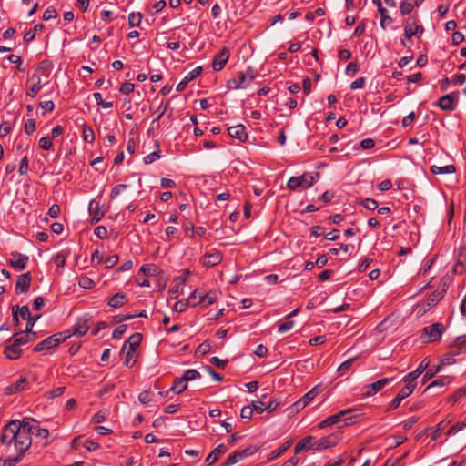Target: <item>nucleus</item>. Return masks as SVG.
I'll return each instance as SVG.
<instances>
[{
  "instance_id": "nucleus-30",
  "label": "nucleus",
  "mask_w": 466,
  "mask_h": 466,
  "mask_svg": "<svg viewBox=\"0 0 466 466\" xmlns=\"http://www.w3.org/2000/svg\"><path fill=\"white\" fill-rule=\"evenodd\" d=\"M198 301L194 302L192 306H197L200 303H205V306L208 307L213 304L217 300V292L210 290L205 295H198Z\"/></svg>"
},
{
  "instance_id": "nucleus-42",
  "label": "nucleus",
  "mask_w": 466,
  "mask_h": 466,
  "mask_svg": "<svg viewBox=\"0 0 466 466\" xmlns=\"http://www.w3.org/2000/svg\"><path fill=\"white\" fill-rule=\"evenodd\" d=\"M441 365L439 366H432L429 368L422 378V384L427 383L430 380H431L438 372L441 370Z\"/></svg>"
},
{
  "instance_id": "nucleus-59",
  "label": "nucleus",
  "mask_w": 466,
  "mask_h": 466,
  "mask_svg": "<svg viewBox=\"0 0 466 466\" xmlns=\"http://www.w3.org/2000/svg\"><path fill=\"white\" fill-rule=\"evenodd\" d=\"M127 329V326L123 324V325H120L118 327H116L114 330H113V333H112V337L114 339H121V337L123 336V334L126 332Z\"/></svg>"
},
{
  "instance_id": "nucleus-15",
  "label": "nucleus",
  "mask_w": 466,
  "mask_h": 466,
  "mask_svg": "<svg viewBox=\"0 0 466 466\" xmlns=\"http://www.w3.org/2000/svg\"><path fill=\"white\" fill-rule=\"evenodd\" d=\"M31 281L32 276L30 272H26L18 276V279L15 282V292L17 295L27 292L30 289Z\"/></svg>"
},
{
  "instance_id": "nucleus-56",
  "label": "nucleus",
  "mask_w": 466,
  "mask_h": 466,
  "mask_svg": "<svg viewBox=\"0 0 466 466\" xmlns=\"http://www.w3.org/2000/svg\"><path fill=\"white\" fill-rule=\"evenodd\" d=\"M361 204L369 210H375L378 208V202L373 198H365Z\"/></svg>"
},
{
  "instance_id": "nucleus-39",
  "label": "nucleus",
  "mask_w": 466,
  "mask_h": 466,
  "mask_svg": "<svg viewBox=\"0 0 466 466\" xmlns=\"http://www.w3.org/2000/svg\"><path fill=\"white\" fill-rule=\"evenodd\" d=\"M82 137L86 143L92 144L95 140V133L91 127L83 125Z\"/></svg>"
},
{
  "instance_id": "nucleus-22",
  "label": "nucleus",
  "mask_w": 466,
  "mask_h": 466,
  "mask_svg": "<svg viewBox=\"0 0 466 466\" xmlns=\"http://www.w3.org/2000/svg\"><path fill=\"white\" fill-rule=\"evenodd\" d=\"M89 326L86 320L78 321L71 330L63 331L62 333H67L69 338L71 336L82 337L87 333Z\"/></svg>"
},
{
  "instance_id": "nucleus-48",
  "label": "nucleus",
  "mask_w": 466,
  "mask_h": 466,
  "mask_svg": "<svg viewBox=\"0 0 466 466\" xmlns=\"http://www.w3.org/2000/svg\"><path fill=\"white\" fill-rule=\"evenodd\" d=\"M450 382V379L449 377H441L439 379H436L435 380H433L431 383H430L428 385V387L425 389V391L428 390L429 389L432 388V387H443L445 386L446 384H448Z\"/></svg>"
},
{
  "instance_id": "nucleus-19",
  "label": "nucleus",
  "mask_w": 466,
  "mask_h": 466,
  "mask_svg": "<svg viewBox=\"0 0 466 466\" xmlns=\"http://www.w3.org/2000/svg\"><path fill=\"white\" fill-rule=\"evenodd\" d=\"M30 80L33 81V84L27 88L26 96L34 98L40 92L44 85L41 84V77L37 73H33Z\"/></svg>"
},
{
  "instance_id": "nucleus-53",
  "label": "nucleus",
  "mask_w": 466,
  "mask_h": 466,
  "mask_svg": "<svg viewBox=\"0 0 466 466\" xmlns=\"http://www.w3.org/2000/svg\"><path fill=\"white\" fill-rule=\"evenodd\" d=\"M15 309H16V311H18L19 316L23 319L26 320V319H29L32 318L30 309L27 306H23V307L15 306Z\"/></svg>"
},
{
  "instance_id": "nucleus-3",
  "label": "nucleus",
  "mask_w": 466,
  "mask_h": 466,
  "mask_svg": "<svg viewBox=\"0 0 466 466\" xmlns=\"http://www.w3.org/2000/svg\"><path fill=\"white\" fill-rule=\"evenodd\" d=\"M357 410L355 409H347L343 410L334 415L329 416L325 420H323L321 422L319 423L318 428L319 429H325L328 427H331L333 425L339 424L340 422H344L345 424H349L350 421L354 418L356 415Z\"/></svg>"
},
{
  "instance_id": "nucleus-38",
  "label": "nucleus",
  "mask_w": 466,
  "mask_h": 466,
  "mask_svg": "<svg viewBox=\"0 0 466 466\" xmlns=\"http://www.w3.org/2000/svg\"><path fill=\"white\" fill-rule=\"evenodd\" d=\"M433 157H435V164L439 166L447 165L446 160L450 157L443 147H437Z\"/></svg>"
},
{
  "instance_id": "nucleus-26",
  "label": "nucleus",
  "mask_w": 466,
  "mask_h": 466,
  "mask_svg": "<svg viewBox=\"0 0 466 466\" xmlns=\"http://www.w3.org/2000/svg\"><path fill=\"white\" fill-rule=\"evenodd\" d=\"M28 387V380L25 377H20L15 383L11 384L5 389L6 394H14L23 391Z\"/></svg>"
},
{
  "instance_id": "nucleus-29",
  "label": "nucleus",
  "mask_w": 466,
  "mask_h": 466,
  "mask_svg": "<svg viewBox=\"0 0 466 466\" xmlns=\"http://www.w3.org/2000/svg\"><path fill=\"white\" fill-rule=\"evenodd\" d=\"M314 440V437L312 436H307L300 440L295 446V454L299 453L303 450H310L313 449V443L312 441Z\"/></svg>"
},
{
  "instance_id": "nucleus-51",
  "label": "nucleus",
  "mask_w": 466,
  "mask_h": 466,
  "mask_svg": "<svg viewBox=\"0 0 466 466\" xmlns=\"http://www.w3.org/2000/svg\"><path fill=\"white\" fill-rule=\"evenodd\" d=\"M202 72V67L201 66H197L195 67L193 70H191L190 72H188L184 79L189 83L190 81H192L193 79L197 78Z\"/></svg>"
},
{
  "instance_id": "nucleus-8",
  "label": "nucleus",
  "mask_w": 466,
  "mask_h": 466,
  "mask_svg": "<svg viewBox=\"0 0 466 466\" xmlns=\"http://www.w3.org/2000/svg\"><path fill=\"white\" fill-rule=\"evenodd\" d=\"M230 56L229 49L224 46L218 54L215 55L212 61V68L215 71H221L228 63Z\"/></svg>"
},
{
  "instance_id": "nucleus-21",
  "label": "nucleus",
  "mask_w": 466,
  "mask_h": 466,
  "mask_svg": "<svg viewBox=\"0 0 466 466\" xmlns=\"http://www.w3.org/2000/svg\"><path fill=\"white\" fill-rule=\"evenodd\" d=\"M142 340V335L140 333L132 334L127 340L125 341L122 351L128 350L130 351H135L139 347Z\"/></svg>"
},
{
  "instance_id": "nucleus-9",
  "label": "nucleus",
  "mask_w": 466,
  "mask_h": 466,
  "mask_svg": "<svg viewBox=\"0 0 466 466\" xmlns=\"http://www.w3.org/2000/svg\"><path fill=\"white\" fill-rule=\"evenodd\" d=\"M339 441V435L338 433H332L330 435L320 438L313 443L314 450H325L328 448L334 447Z\"/></svg>"
},
{
  "instance_id": "nucleus-2",
  "label": "nucleus",
  "mask_w": 466,
  "mask_h": 466,
  "mask_svg": "<svg viewBox=\"0 0 466 466\" xmlns=\"http://www.w3.org/2000/svg\"><path fill=\"white\" fill-rule=\"evenodd\" d=\"M254 70L251 66H248L245 71H238L235 76L228 79L227 87L231 89H245L254 80Z\"/></svg>"
},
{
  "instance_id": "nucleus-6",
  "label": "nucleus",
  "mask_w": 466,
  "mask_h": 466,
  "mask_svg": "<svg viewBox=\"0 0 466 466\" xmlns=\"http://www.w3.org/2000/svg\"><path fill=\"white\" fill-rule=\"evenodd\" d=\"M418 15H413L403 20L404 37L410 39L412 36H420L424 32V27L418 25Z\"/></svg>"
},
{
  "instance_id": "nucleus-25",
  "label": "nucleus",
  "mask_w": 466,
  "mask_h": 466,
  "mask_svg": "<svg viewBox=\"0 0 466 466\" xmlns=\"http://www.w3.org/2000/svg\"><path fill=\"white\" fill-rule=\"evenodd\" d=\"M228 449L224 444L218 445L206 458V464L208 466L213 465L219 458V456L225 454Z\"/></svg>"
},
{
  "instance_id": "nucleus-35",
  "label": "nucleus",
  "mask_w": 466,
  "mask_h": 466,
  "mask_svg": "<svg viewBox=\"0 0 466 466\" xmlns=\"http://www.w3.org/2000/svg\"><path fill=\"white\" fill-rule=\"evenodd\" d=\"M6 454L7 457L0 458V466H15L24 459L13 453Z\"/></svg>"
},
{
  "instance_id": "nucleus-33",
  "label": "nucleus",
  "mask_w": 466,
  "mask_h": 466,
  "mask_svg": "<svg viewBox=\"0 0 466 466\" xmlns=\"http://www.w3.org/2000/svg\"><path fill=\"white\" fill-rule=\"evenodd\" d=\"M415 7H417V5H414V0H401L400 3V14L401 15H410Z\"/></svg>"
},
{
  "instance_id": "nucleus-1",
  "label": "nucleus",
  "mask_w": 466,
  "mask_h": 466,
  "mask_svg": "<svg viewBox=\"0 0 466 466\" xmlns=\"http://www.w3.org/2000/svg\"><path fill=\"white\" fill-rule=\"evenodd\" d=\"M32 436L19 431V428L5 424L0 435V443L5 453H13L24 458L26 451L32 446Z\"/></svg>"
},
{
  "instance_id": "nucleus-16",
  "label": "nucleus",
  "mask_w": 466,
  "mask_h": 466,
  "mask_svg": "<svg viewBox=\"0 0 466 466\" xmlns=\"http://www.w3.org/2000/svg\"><path fill=\"white\" fill-rule=\"evenodd\" d=\"M223 258V255L218 250H213L212 252L206 253L202 258L201 262L204 267L211 268L218 265Z\"/></svg>"
},
{
  "instance_id": "nucleus-5",
  "label": "nucleus",
  "mask_w": 466,
  "mask_h": 466,
  "mask_svg": "<svg viewBox=\"0 0 466 466\" xmlns=\"http://www.w3.org/2000/svg\"><path fill=\"white\" fill-rule=\"evenodd\" d=\"M67 339H69V335H67V333H56L36 344L35 347L33 349V351L41 352L44 350H49L53 348L57 347L61 342L66 341Z\"/></svg>"
},
{
  "instance_id": "nucleus-32",
  "label": "nucleus",
  "mask_w": 466,
  "mask_h": 466,
  "mask_svg": "<svg viewBox=\"0 0 466 466\" xmlns=\"http://www.w3.org/2000/svg\"><path fill=\"white\" fill-rule=\"evenodd\" d=\"M292 444V441H287L284 443H282L278 449L272 451L268 455V461H273L277 459L278 457L281 456Z\"/></svg>"
},
{
  "instance_id": "nucleus-14",
  "label": "nucleus",
  "mask_w": 466,
  "mask_h": 466,
  "mask_svg": "<svg viewBox=\"0 0 466 466\" xmlns=\"http://www.w3.org/2000/svg\"><path fill=\"white\" fill-rule=\"evenodd\" d=\"M458 101V93H451L442 96L439 101L438 106L445 111H453L456 108Z\"/></svg>"
},
{
  "instance_id": "nucleus-20",
  "label": "nucleus",
  "mask_w": 466,
  "mask_h": 466,
  "mask_svg": "<svg viewBox=\"0 0 466 466\" xmlns=\"http://www.w3.org/2000/svg\"><path fill=\"white\" fill-rule=\"evenodd\" d=\"M88 210H89L90 215L92 216V218H91L92 224H96L98 221H100V219L104 216V212L101 210L99 202H97L95 199H92L89 202Z\"/></svg>"
},
{
  "instance_id": "nucleus-17",
  "label": "nucleus",
  "mask_w": 466,
  "mask_h": 466,
  "mask_svg": "<svg viewBox=\"0 0 466 466\" xmlns=\"http://www.w3.org/2000/svg\"><path fill=\"white\" fill-rule=\"evenodd\" d=\"M12 259L9 261V265L15 270H23L25 268L29 258L26 255H23L17 251L11 253Z\"/></svg>"
},
{
  "instance_id": "nucleus-46",
  "label": "nucleus",
  "mask_w": 466,
  "mask_h": 466,
  "mask_svg": "<svg viewBox=\"0 0 466 466\" xmlns=\"http://www.w3.org/2000/svg\"><path fill=\"white\" fill-rule=\"evenodd\" d=\"M420 376L415 373V371H411L410 372L409 374H407L404 378H403V381L405 382V386H409L410 387V385L413 386V389H415L416 387V380L419 378Z\"/></svg>"
},
{
  "instance_id": "nucleus-12",
  "label": "nucleus",
  "mask_w": 466,
  "mask_h": 466,
  "mask_svg": "<svg viewBox=\"0 0 466 466\" xmlns=\"http://www.w3.org/2000/svg\"><path fill=\"white\" fill-rule=\"evenodd\" d=\"M444 331L445 329L441 323H434L423 329V333L429 337L431 342L440 340Z\"/></svg>"
},
{
  "instance_id": "nucleus-54",
  "label": "nucleus",
  "mask_w": 466,
  "mask_h": 466,
  "mask_svg": "<svg viewBox=\"0 0 466 466\" xmlns=\"http://www.w3.org/2000/svg\"><path fill=\"white\" fill-rule=\"evenodd\" d=\"M7 59L9 60V62L16 65V69L18 71H25V68L22 67V59L19 56H16V55H10Z\"/></svg>"
},
{
  "instance_id": "nucleus-49",
  "label": "nucleus",
  "mask_w": 466,
  "mask_h": 466,
  "mask_svg": "<svg viewBox=\"0 0 466 466\" xmlns=\"http://www.w3.org/2000/svg\"><path fill=\"white\" fill-rule=\"evenodd\" d=\"M124 352H126L124 364L127 367L131 368L136 362L135 351H130L128 350H126Z\"/></svg>"
},
{
  "instance_id": "nucleus-64",
  "label": "nucleus",
  "mask_w": 466,
  "mask_h": 466,
  "mask_svg": "<svg viewBox=\"0 0 466 466\" xmlns=\"http://www.w3.org/2000/svg\"><path fill=\"white\" fill-rule=\"evenodd\" d=\"M117 262H118L117 255L109 256L104 260V264L106 268H113Z\"/></svg>"
},
{
  "instance_id": "nucleus-58",
  "label": "nucleus",
  "mask_w": 466,
  "mask_h": 466,
  "mask_svg": "<svg viewBox=\"0 0 466 466\" xmlns=\"http://www.w3.org/2000/svg\"><path fill=\"white\" fill-rule=\"evenodd\" d=\"M294 324L295 323L293 320H287L279 325L278 331L279 333H285V332L290 330L294 327Z\"/></svg>"
},
{
  "instance_id": "nucleus-50",
  "label": "nucleus",
  "mask_w": 466,
  "mask_h": 466,
  "mask_svg": "<svg viewBox=\"0 0 466 466\" xmlns=\"http://www.w3.org/2000/svg\"><path fill=\"white\" fill-rule=\"evenodd\" d=\"M52 63L49 60H43L39 63L34 73L44 74L46 71L50 70Z\"/></svg>"
},
{
  "instance_id": "nucleus-61",
  "label": "nucleus",
  "mask_w": 466,
  "mask_h": 466,
  "mask_svg": "<svg viewBox=\"0 0 466 466\" xmlns=\"http://www.w3.org/2000/svg\"><path fill=\"white\" fill-rule=\"evenodd\" d=\"M135 85L130 82H125L121 85L119 91L122 94L128 95L134 91Z\"/></svg>"
},
{
  "instance_id": "nucleus-10",
  "label": "nucleus",
  "mask_w": 466,
  "mask_h": 466,
  "mask_svg": "<svg viewBox=\"0 0 466 466\" xmlns=\"http://www.w3.org/2000/svg\"><path fill=\"white\" fill-rule=\"evenodd\" d=\"M5 356L11 360H18L22 356L21 347L15 341L14 337L7 340L4 349Z\"/></svg>"
},
{
  "instance_id": "nucleus-34",
  "label": "nucleus",
  "mask_w": 466,
  "mask_h": 466,
  "mask_svg": "<svg viewBox=\"0 0 466 466\" xmlns=\"http://www.w3.org/2000/svg\"><path fill=\"white\" fill-rule=\"evenodd\" d=\"M444 290H435L431 292L426 299V305L429 309L436 306L443 298Z\"/></svg>"
},
{
  "instance_id": "nucleus-18",
  "label": "nucleus",
  "mask_w": 466,
  "mask_h": 466,
  "mask_svg": "<svg viewBox=\"0 0 466 466\" xmlns=\"http://www.w3.org/2000/svg\"><path fill=\"white\" fill-rule=\"evenodd\" d=\"M228 133L230 137L238 140V142H245L248 139L246 127L241 124L228 127Z\"/></svg>"
},
{
  "instance_id": "nucleus-40",
  "label": "nucleus",
  "mask_w": 466,
  "mask_h": 466,
  "mask_svg": "<svg viewBox=\"0 0 466 466\" xmlns=\"http://www.w3.org/2000/svg\"><path fill=\"white\" fill-rule=\"evenodd\" d=\"M378 12L380 15V25L381 28L385 29L392 23V18L388 15V10L385 7L379 9Z\"/></svg>"
},
{
  "instance_id": "nucleus-44",
  "label": "nucleus",
  "mask_w": 466,
  "mask_h": 466,
  "mask_svg": "<svg viewBox=\"0 0 466 466\" xmlns=\"http://www.w3.org/2000/svg\"><path fill=\"white\" fill-rule=\"evenodd\" d=\"M157 267L155 264H145L140 268V272L146 276H155L157 274Z\"/></svg>"
},
{
  "instance_id": "nucleus-36",
  "label": "nucleus",
  "mask_w": 466,
  "mask_h": 466,
  "mask_svg": "<svg viewBox=\"0 0 466 466\" xmlns=\"http://www.w3.org/2000/svg\"><path fill=\"white\" fill-rule=\"evenodd\" d=\"M15 341L22 347L26 343L30 342V337H36V333H28L25 331L15 333L14 336Z\"/></svg>"
},
{
  "instance_id": "nucleus-45",
  "label": "nucleus",
  "mask_w": 466,
  "mask_h": 466,
  "mask_svg": "<svg viewBox=\"0 0 466 466\" xmlns=\"http://www.w3.org/2000/svg\"><path fill=\"white\" fill-rule=\"evenodd\" d=\"M78 285L83 289H92L95 285V282L92 279L87 276H81L78 279Z\"/></svg>"
},
{
  "instance_id": "nucleus-7",
  "label": "nucleus",
  "mask_w": 466,
  "mask_h": 466,
  "mask_svg": "<svg viewBox=\"0 0 466 466\" xmlns=\"http://www.w3.org/2000/svg\"><path fill=\"white\" fill-rule=\"evenodd\" d=\"M8 426H15V429L19 428V431L32 436L33 431L38 427L39 421L30 417H24L22 420H12Z\"/></svg>"
},
{
  "instance_id": "nucleus-43",
  "label": "nucleus",
  "mask_w": 466,
  "mask_h": 466,
  "mask_svg": "<svg viewBox=\"0 0 466 466\" xmlns=\"http://www.w3.org/2000/svg\"><path fill=\"white\" fill-rule=\"evenodd\" d=\"M141 21H142L141 13L133 12L128 15V25L130 27L138 26L141 24Z\"/></svg>"
},
{
  "instance_id": "nucleus-24",
  "label": "nucleus",
  "mask_w": 466,
  "mask_h": 466,
  "mask_svg": "<svg viewBox=\"0 0 466 466\" xmlns=\"http://www.w3.org/2000/svg\"><path fill=\"white\" fill-rule=\"evenodd\" d=\"M464 351H466V336H460L450 346V354L456 356Z\"/></svg>"
},
{
  "instance_id": "nucleus-63",
  "label": "nucleus",
  "mask_w": 466,
  "mask_h": 466,
  "mask_svg": "<svg viewBox=\"0 0 466 466\" xmlns=\"http://www.w3.org/2000/svg\"><path fill=\"white\" fill-rule=\"evenodd\" d=\"M94 234L100 239L107 238V229L103 226H98L95 228Z\"/></svg>"
},
{
  "instance_id": "nucleus-23",
  "label": "nucleus",
  "mask_w": 466,
  "mask_h": 466,
  "mask_svg": "<svg viewBox=\"0 0 466 466\" xmlns=\"http://www.w3.org/2000/svg\"><path fill=\"white\" fill-rule=\"evenodd\" d=\"M201 377L200 373L196 370H193V369H189V370H187L183 376L178 378V383H184V385L182 386V388L180 389L179 391H184L187 390V381H190V380H196V379H199Z\"/></svg>"
},
{
  "instance_id": "nucleus-13",
  "label": "nucleus",
  "mask_w": 466,
  "mask_h": 466,
  "mask_svg": "<svg viewBox=\"0 0 466 466\" xmlns=\"http://www.w3.org/2000/svg\"><path fill=\"white\" fill-rule=\"evenodd\" d=\"M319 390L318 387H314L309 392L304 394L299 400H298L293 404V410L297 412L303 410L309 403H310L315 397L318 395Z\"/></svg>"
},
{
  "instance_id": "nucleus-57",
  "label": "nucleus",
  "mask_w": 466,
  "mask_h": 466,
  "mask_svg": "<svg viewBox=\"0 0 466 466\" xmlns=\"http://www.w3.org/2000/svg\"><path fill=\"white\" fill-rule=\"evenodd\" d=\"M252 409L258 414L267 410V406L262 400L252 401Z\"/></svg>"
},
{
  "instance_id": "nucleus-47",
  "label": "nucleus",
  "mask_w": 466,
  "mask_h": 466,
  "mask_svg": "<svg viewBox=\"0 0 466 466\" xmlns=\"http://www.w3.org/2000/svg\"><path fill=\"white\" fill-rule=\"evenodd\" d=\"M160 153H161L160 150H157V151H154V152L145 156L143 158L144 163L146 165L152 164L153 162H155L156 160H157L161 157Z\"/></svg>"
},
{
  "instance_id": "nucleus-60",
  "label": "nucleus",
  "mask_w": 466,
  "mask_h": 466,
  "mask_svg": "<svg viewBox=\"0 0 466 466\" xmlns=\"http://www.w3.org/2000/svg\"><path fill=\"white\" fill-rule=\"evenodd\" d=\"M138 400L141 403L147 404L152 401V393L148 390H144L139 394Z\"/></svg>"
},
{
  "instance_id": "nucleus-28",
  "label": "nucleus",
  "mask_w": 466,
  "mask_h": 466,
  "mask_svg": "<svg viewBox=\"0 0 466 466\" xmlns=\"http://www.w3.org/2000/svg\"><path fill=\"white\" fill-rule=\"evenodd\" d=\"M127 301H128V299L125 293L117 292L109 299L107 304L111 308L116 309V308H119V307L125 305L126 303H127Z\"/></svg>"
},
{
  "instance_id": "nucleus-11",
  "label": "nucleus",
  "mask_w": 466,
  "mask_h": 466,
  "mask_svg": "<svg viewBox=\"0 0 466 466\" xmlns=\"http://www.w3.org/2000/svg\"><path fill=\"white\" fill-rule=\"evenodd\" d=\"M393 380H394V378H382L375 382H372V383L365 386V388H364L365 391L363 392V395L366 397H370V396L375 395L377 392L381 390L386 385L390 383Z\"/></svg>"
},
{
  "instance_id": "nucleus-37",
  "label": "nucleus",
  "mask_w": 466,
  "mask_h": 466,
  "mask_svg": "<svg viewBox=\"0 0 466 466\" xmlns=\"http://www.w3.org/2000/svg\"><path fill=\"white\" fill-rule=\"evenodd\" d=\"M195 298H197V290H194V291L190 294V296H189V299H186V300H182V299H181V300L177 301V302L175 303V305H174L173 309H174L175 311H177V312H183V311H185V310L187 309L188 305H189V299H195Z\"/></svg>"
},
{
  "instance_id": "nucleus-62",
  "label": "nucleus",
  "mask_w": 466,
  "mask_h": 466,
  "mask_svg": "<svg viewBox=\"0 0 466 466\" xmlns=\"http://www.w3.org/2000/svg\"><path fill=\"white\" fill-rule=\"evenodd\" d=\"M360 69V66L357 62H350L346 67V74L349 76H354Z\"/></svg>"
},
{
  "instance_id": "nucleus-52",
  "label": "nucleus",
  "mask_w": 466,
  "mask_h": 466,
  "mask_svg": "<svg viewBox=\"0 0 466 466\" xmlns=\"http://www.w3.org/2000/svg\"><path fill=\"white\" fill-rule=\"evenodd\" d=\"M168 106H169V100H163L160 103L159 106L156 110V113L157 114V118H156L157 121L159 120L164 116Z\"/></svg>"
},
{
  "instance_id": "nucleus-31",
  "label": "nucleus",
  "mask_w": 466,
  "mask_h": 466,
  "mask_svg": "<svg viewBox=\"0 0 466 466\" xmlns=\"http://www.w3.org/2000/svg\"><path fill=\"white\" fill-rule=\"evenodd\" d=\"M258 448L256 446H248L246 449H243L241 451H236L233 453L230 454V456H234L236 458V463L239 461L240 460H243L255 452H257Z\"/></svg>"
},
{
  "instance_id": "nucleus-41",
  "label": "nucleus",
  "mask_w": 466,
  "mask_h": 466,
  "mask_svg": "<svg viewBox=\"0 0 466 466\" xmlns=\"http://www.w3.org/2000/svg\"><path fill=\"white\" fill-rule=\"evenodd\" d=\"M451 423V420H443L441 422H439L436 426V429L431 433V439L437 440L441 432L448 427V425Z\"/></svg>"
},
{
  "instance_id": "nucleus-4",
  "label": "nucleus",
  "mask_w": 466,
  "mask_h": 466,
  "mask_svg": "<svg viewBox=\"0 0 466 466\" xmlns=\"http://www.w3.org/2000/svg\"><path fill=\"white\" fill-rule=\"evenodd\" d=\"M319 177V174L318 172L314 174L304 173L301 176L291 177L287 182V187L292 191L297 190L299 187H302L305 189L309 188L310 187L313 186L316 178H318Z\"/></svg>"
},
{
  "instance_id": "nucleus-27",
  "label": "nucleus",
  "mask_w": 466,
  "mask_h": 466,
  "mask_svg": "<svg viewBox=\"0 0 466 466\" xmlns=\"http://www.w3.org/2000/svg\"><path fill=\"white\" fill-rule=\"evenodd\" d=\"M430 170L435 175L452 174L456 172V167L452 164L439 166L432 164Z\"/></svg>"
},
{
  "instance_id": "nucleus-55",
  "label": "nucleus",
  "mask_w": 466,
  "mask_h": 466,
  "mask_svg": "<svg viewBox=\"0 0 466 466\" xmlns=\"http://www.w3.org/2000/svg\"><path fill=\"white\" fill-rule=\"evenodd\" d=\"M29 170L28 158L25 155L20 161L18 172L20 175H25Z\"/></svg>"
}]
</instances>
